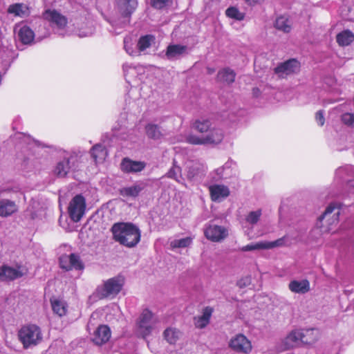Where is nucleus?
Here are the masks:
<instances>
[{"instance_id": "obj_1", "label": "nucleus", "mask_w": 354, "mask_h": 354, "mask_svg": "<svg viewBox=\"0 0 354 354\" xmlns=\"http://www.w3.org/2000/svg\"><path fill=\"white\" fill-rule=\"evenodd\" d=\"M113 239L120 245L133 248L141 239V230L131 222H118L113 225L111 230Z\"/></svg>"}, {"instance_id": "obj_2", "label": "nucleus", "mask_w": 354, "mask_h": 354, "mask_svg": "<svg viewBox=\"0 0 354 354\" xmlns=\"http://www.w3.org/2000/svg\"><path fill=\"white\" fill-rule=\"evenodd\" d=\"M345 204H337L331 203L321 215L317 222V227L322 228V232H330L333 226L338 223L339 215L344 211Z\"/></svg>"}, {"instance_id": "obj_3", "label": "nucleus", "mask_w": 354, "mask_h": 354, "mask_svg": "<svg viewBox=\"0 0 354 354\" xmlns=\"http://www.w3.org/2000/svg\"><path fill=\"white\" fill-rule=\"evenodd\" d=\"M19 339L24 348L27 349L39 344L43 339L40 327L36 324H26L19 330Z\"/></svg>"}, {"instance_id": "obj_4", "label": "nucleus", "mask_w": 354, "mask_h": 354, "mask_svg": "<svg viewBox=\"0 0 354 354\" xmlns=\"http://www.w3.org/2000/svg\"><path fill=\"white\" fill-rule=\"evenodd\" d=\"M124 284V279L122 276L110 278L97 288L96 295L99 299L115 298L122 290Z\"/></svg>"}, {"instance_id": "obj_5", "label": "nucleus", "mask_w": 354, "mask_h": 354, "mask_svg": "<svg viewBox=\"0 0 354 354\" xmlns=\"http://www.w3.org/2000/svg\"><path fill=\"white\" fill-rule=\"evenodd\" d=\"M158 317L148 308L144 309L137 319L136 332L142 337L149 336L155 329L158 323Z\"/></svg>"}, {"instance_id": "obj_6", "label": "nucleus", "mask_w": 354, "mask_h": 354, "mask_svg": "<svg viewBox=\"0 0 354 354\" xmlns=\"http://www.w3.org/2000/svg\"><path fill=\"white\" fill-rule=\"evenodd\" d=\"M44 18L48 20L55 33L64 36L65 34V28L67 25V19L55 10H47L44 13Z\"/></svg>"}, {"instance_id": "obj_7", "label": "nucleus", "mask_w": 354, "mask_h": 354, "mask_svg": "<svg viewBox=\"0 0 354 354\" xmlns=\"http://www.w3.org/2000/svg\"><path fill=\"white\" fill-rule=\"evenodd\" d=\"M335 180L345 183L349 192L354 194V166L346 165L338 168L335 172Z\"/></svg>"}, {"instance_id": "obj_8", "label": "nucleus", "mask_w": 354, "mask_h": 354, "mask_svg": "<svg viewBox=\"0 0 354 354\" xmlns=\"http://www.w3.org/2000/svg\"><path fill=\"white\" fill-rule=\"evenodd\" d=\"M86 201L84 198L79 194L71 201L68 206V214L72 221L78 222L85 213Z\"/></svg>"}, {"instance_id": "obj_9", "label": "nucleus", "mask_w": 354, "mask_h": 354, "mask_svg": "<svg viewBox=\"0 0 354 354\" xmlns=\"http://www.w3.org/2000/svg\"><path fill=\"white\" fill-rule=\"evenodd\" d=\"M26 270L20 265L11 266L3 264L0 266V281H12L22 277L26 274Z\"/></svg>"}, {"instance_id": "obj_10", "label": "nucleus", "mask_w": 354, "mask_h": 354, "mask_svg": "<svg viewBox=\"0 0 354 354\" xmlns=\"http://www.w3.org/2000/svg\"><path fill=\"white\" fill-rule=\"evenodd\" d=\"M59 261L61 268L67 271L72 270L82 271L84 269V265L80 257L75 253L62 255Z\"/></svg>"}, {"instance_id": "obj_11", "label": "nucleus", "mask_w": 354, "mask_h": 354, "mask_svg": "<svg viewBox=\"0 0 354 354\" xmlns=\"http://www.w3.org/2000/svg\"><path fill=\"white\" fill-rule=\"evenodd\" d=\"M14 32L16 39L23 44H30L34 41V31L24 22H20L15 26Z\"/></svg>"}, {"instance_id": "obj_12", "label": "nucleus", "mask_w": 354, "mask_h": 354, "mask_svg": "<svg viewBox=\"0 0 354 354\" xmlns=\"http://www.w3.org/2000/svg\"><path fill=\"white\" fill-rule=\"evenodd\" d=\"M75 158L68 152H64L63 159L59 161L53 170L54 174L59 178H64L69 173L73 167Z\"/></svg>"}, {"instance_id": "obj_13", "label": "nucleus", "mask_w": 354, "mask_h": 354, "mask_svg": "<svg viewBox=\"0 0 354 354\" xmlns=\"http://www.w3.org/2000/svg\"><path fill=\"white\" fill-rule=\"evenodd\" d=\"M204 233L205 237L213 242L221 241L228 235V231L225 227L214 224L208 225Z\"/></svg>"}, {"instance_id": "obj_14", "label": "nucleus", "mask_w": 354, "mask_h": 354, "mask_svg": "<svg viewBox=\"0 0 354 354\" xmlns=\"http://www.w3.org/2000/svg\"><path fill=\"white\" fill-rule=\"evenodd\" d=\"M300 64L295 59H289L275 68V73L281 77L295 73L299 71Z\"/></svg>"}, {"instance_id": "obj_15", "label": "nucleus", "mask_w": 354, "mask_h": 354, "mask_svg": "<svg viewBox=\"0 0 354 354\" xmlns=\"http://www.w3.org/2000/svg\"><path fill=\"white\" fill-rule=\"evenodd\" d=\"M230 346L232 350L239 353H248L252 350L251 342L242 334L233 337L230 340Z\"/></svg>"}, {"instance_id": "obj_16", "label": "nucleus", "mask_w": 354, "mask_h": 354, "mask_svg": "<svg viewBox=\"0 0 354 354\" xmlns=\"http://www.w3.org/2000/svg\"><path fill=\"white\" fill-rule=\"evenodd\" d=\"M209 192L212 201L220 203L230 194L228 187L224 185L213 184L209 186Z\"/></svg>"}, {"instance_id": "obj_17", "label": "nucleus", "mask_w": 354, "mask_h": 354, "mask_svg": "<svg viewBox=\"0 0 354 354\" xmlns=\"http://www.w3.org/2000/svg\"><path fill=\"white\" fill-rule=\"evenodd\" d=\"M145 167V162L133 160L129 158H124L120 163V169L126 174L140 172Z\"/></svg>"}, {"instance_id": "obj_18", "label": "nucleus", "mask_w": 354, "mask_h": 354, "mask_svg": "<svg viewBox=\"0 0 354 354\" xmlns=\"http://www.w3.org/2000/svg\"><path fill=\"white\" fill-rule=\"evenodd\" d=\"M302 329H295L292 330L285 339V344L288 348L294 347L301 343H308L310 339L306 337Z\"/></svg>"}, {"instance_id": "obj_19", "label": "nucleus", "mask_w": 354, "mask_h": 354, "mask_svg": "<svg viewBox=\"0 0 354 354\" xmlns=\"http://www.w3.org/2000/svg\"><path fill=\"white\" fill-rule=\"evenodd\" d=\"M122 17H129L138 6L137 0H115Z\"/></svg>"}, {"instance_id": "obj_20", "label": "nucleus", "mask_w": 354, "mask_h": 354, "mask_svg": "<svg viewBox=\"0 0 354 354\" xmlns=\"http://www.w3.org/2000/svg\"><path fill=\"white\" fill-rule=\"evenodd\" d=\"M111 335L109 327L106 325H100L94 332L92 340L95 344L102 345L109 340Z\"/></svg>"}, {"instance_id": "obj_21", "label": "nucleus", "mask_w": 354, "mask_h": 354, "mask_svg": "<svg viewBox=\"0 0 354 354\" xmlns=\"http://www.w3.org/2000/svg\"><path fill=\"white\" fill-rule=\"evenodd\" d=\"M187 52V47L180 44H170L167 46L165 56L170 61L176 60L180 58Z\"/></svg>"}, {"instance_id": "obj_22", "label": "nucleus", "mask_w": 354, "mask_h": 354, "mask_svg": "<svg viewBox=\"0 0 354 354\" xmlns=\"http://www.w3.org/2000/svg\"><path fill=\"white\" fill-rule=\"evenodd\" d=\"M147 187V183L139 180L129 187H125L120 190V194L124 197H136Z\"/></svg>"}, {"instance_id": "obj_23", "label": "nucleus", "mask_w": 354, "mask_h": 354, "mask_svg": "<svg viewBox=\"0 0 354 354\" xmlns=\"http://www.w3.org/2000/svg\"><path fill=\"white\" fill-rule=\"evenodd\" d=\"M7 12L15 17L25 18L30 15V9L29 6L22 3H16L8 6Z\"/></svg>"}, {"instance_id": "obj_24", "label": "nucleus", "mask_w": 354, "mask_h": 354, "mask_svg": "<svg viewBox=\"0 0 354 354\" xmlns=\"http://www.w3.org/2000/svg\"><path fill=\"white\" fill-rule=\"evenodd\" d=\"M204 138L206 145H218L223 140L224 133L221 129L214 127L209 130Z\"/></svg>"}, {"instance_id": "obj_25", "label": "nucleus", "mask_w": 354, "mask_h": 354, "mask_svg": "<svg viewBox=\"0 0 354 354\" xmlns=\"http://www.w3.org/2000/svg\"><path fill=\"white\" fill-rule=\"evenodd\" d=\"M213 312L214 309L210 306H206L204 308L202 311V315L194 317L195 326L201 329L206 327L209 323Z\"/></svg>"}, {"instance_id": "obj_26", "label": "nucleus", "mask_w": 354, "mask_h": 354, "mask_svg": "<svg viewBox=\"0 0 354 354\" xmlns=\"http://www.w3.org/2000/svg\"><path fill=\"white\" fill-rule=\"evenodd\" d=\"M288 288L292 292L305 294L310 290V283L307 279L292 280L289 283Z\"/></svg>"}, {"instance_id": "obj_27", "label": "nucleus", "mask_w": 354, "mask_h": 354, "mask_svg": "<svg viewBox=\"0 0 354 354\" xmlns=\"http://www.w3.org/2000/svg\"><path fill=\"white\" fill-rule=\"evenodd\" d=\"M18 209L15 202L9 199L0 200V216L7 217L16 212Z\"/></svg>"}, {"instance_id": "obj_28", "label": "nucleus", "mask_w": 354, "mask_h": 354, "mask_svg": "<svg viewBox=\"0 0 354 354\" xmlns=\"http://www.w3.org/2000/svg\"><path fill=\"white\" fill-rule=\"evenodd\" d=\"M292 239L289 234H286L283 236L273 241H265L266 250H270L280 247H288L292 245Z\"/></svg>"}, {"instance_id": "obj_29", "label": "nucleus", "mask_w": 354, "mask_h": 354, "mask_svg": "<svg viewBox=\"0 0 354 354\" xmlns=\"http://www.w3.org/2000/svg\"><path fill=\"white\" fill-rule=\"evenodd\" d=\"M50 304L55 314L59 317H63L66 315L68 304L64 300L53 298L50 299Z\"/></svg>"}, {"instance_id": "obj_30", "label": "nucleus", "mask_w": 354, "mask_h": 354, "mask_svg": "<svg viewBox=\"0 0 354 354\" xmlns=\"http://www.w3.org/2000/svg\"><path fill=\"white\" fill-rule=\"evenodd\" d=\"M91 156L94 161L97 163L105 159L107 156V151L102 145L97 144L91 148Z\"/></svg>"}, {"instance_id": "obj_31", "label": "nucleus", "mask_w": 354, "mask_h": 354, "mask_svg": "<svg viewBox=\"0 0 354 354\" xmlns=\"http://www.w3.org/2000/svg\"><path fill=\"white\" fill-rule=\"evenodd\" d=\"M236 77V73L230 68H225L220 71L217 75L218 80L227 84L232 83Z\"/></svg>"}, {"instance_id": "obj_32", "label": "nucleus", "mask_w": 354, "mask_h": 354, "mask_svg": "<svg viewBox=\"0 0 354 354\" xmlns=\"http://www.w3.org/2000/svg\"><path fill=\"white\" fill-rule=\"evenodd\" d=\"M354 41V34L348 30H344L337 35V42L339 46H346Z\"/></svg>"}, {"instance_id": "obj_33", "label": "nucleus", "mask_w": 354, "mask_h": 354, "mask_svg": "<svg viewBox=\"0 0 354 354\" xmlns=\"http://www.w3.org/2000/svg\"><path fill=\"white\" fill-rule=\"evenodd\" d=\"M194 127L201 133H207L212 128V122L209 119L200 118L194 122Z\"/></svg>"}, {"instance_id": "obj_34", "label": "nucleus", "mask_w": 354, "mask_h": 354, "mask_svg": "<svg viewBox=\"0 0 354 354\" xmlns=\"http://www.w3.org/2000/svg\"><path fill=\"white\" fill-rule=\"evenodd\" d=\"M155 41L154 36L151 35H147L142 36L138 42L137 46L139 51H144L147 48H149L152 43Z\"/></svg>"}, {"instance_id": "obj_35", "label": "nucleus", "mask_w": 354, "mask_h": 354, "mask_svg": "<svg viewBox=\"0 0 354 354\" xmlns=\"http://www.w3.org/2000/svg\"><path fill=\"white\" fill-rule=\"evenodd\" d=\"M146 133L149 138L157 140L159 139L162 133L158 125L153 124H148L146 127Z\"/></svg>"}, {"instance_id": "obj_36", "label": "nucleus", "mask_w": 354, "mask_h": 354, "mask_svg": "<svg viewBox=\"0 0 354 354\" xmlns=\"http://www.w3.org/2000/svg\"><path fill=\"white\" fill-rule=\"evenodd\" d=\"M275 27L277 29L282 30L284 32H289L291 30L289 21L284 16H280L277 18L275 21Z\"/></svg>"}, {"instance_id": "obj_37", "label": "nucleus", "mask_w": 354, "mask_h": 354, "mask_svg": "<svg viewBox=\"0 0 354 354\" xmlns=\"http://www.w3.org/2000/svg\"><path fill=\"white\" fill-rule=\"evenodd\" d=\"M225 15L227 17L237 21H242L245 18V13L241 12L234 6H230L225 10Z\"/></svg>"}, {"instance_id": "obj_38", "label": "nucleus", "mask_w": 354, "mask_h": 354, "mask_svg": "<svg viewBox=\"0 0 354 354\" xmlns=\"http://www.w3.org/2000/svg\"><path fill=\"white\" fill-rule=\"evenodd\" d=\"M180 332L176 328H168L164 331L165 339L169 344H175L179 337Z\"/></svg>"}, {"instance_id": "obj_39", "label": "nucleus", "mask_w": 354, "mask_h": 354, "mask_svg": "<svg viewBox=\"0 0 354 354\" xmlns=\"http://www.w3.org/2000/svg\"><path fill=\"white\" fill-rule=\"evenodd\" d=\"M122 69L127 82L130 84V77L137 74V67L132 64L124 63L122 65Z\"/></svg>"}, {"instance_id": "obj_40", "label": "nucleus", "mask_w": 354, "mask_h": 354, "mask_svg": "<svg viewBox=\"0 0 354 354\" xmlns=\"http://www.w3.org/2000/svg\"><path fill=\"white\" fill-rule=\"evenodd\" d=\"M167 176L170 178H173L178 183H182L181 177V168L176 165V161H174L173 167L169 170L167 174Z\"/></svg>"}, {"instance_id": "obj_41", "label": "nucleus", "mask_w": 354, "mask_h": 354, "mask_svg": "<svg viewBox=\"0 0 354 354\" xmlns=\"http://www.w3.org/2000/svg\"><path fill=\"white\" fill-rule=\"evenodd\" d=\"M192 243L191 237H185L180 239H175L170 243L172 248H184L190 245Z\"/></svg>"}, {"instance_id": "obj_42", "label": "nucleus", "mask_w": 354, "mask_h": 354, "mask_svg": "<svg viewBox=\"0 0 354 354\" xmlns=\"http://www.w3.org/2000/svg\"><path fill=\"white\" fill-rule=\"evenodd\" d=\"M262 212L261 209L252 211L245 217V221L250 225H255L259 221Z\"/></svg>"}, {"instance_id": "obj_43", "label": "nucleus", "mask_w": 354, "mask_h": 354, "mask_svg": "<svg viewBox=\"0 0 354 354\" xmlns=\"http://www.w3.org/2000/svg\"><path fill=\"white\" fill-rule=\"evenodd\" d=\"M302 331L306 335L305 338L310 339L308 344H313L319 338V330L316 328H303Z\"/></svg>"}, {"instance_id": "obj_44", "label": "nucleus", "mask_w": 354, "mask_h": 354, "mask_svg": "<svg viewBox=\"0 0 354 354\" xmlns=\"http://www.w3.org/2000/svg\"><path fill=\"white\" fill-rule=\"evenodd\" d=\"M172 3V0H150V5L155 9L162 10Z\"/></svg>"}, {"instance_id": "obj_45", "label": "nucleus", "mask_w": 354, "mask_h": 354, "mask_svg": "<svg viewBox=\"0 0 354 354\" xmlns=\"http://www.w3.org/2000/svg\"><path fill=\"white\" fill-rule=\"evenodd\" d=\"M342 228L346 231L354 241V216L348 218L343 224Z\"/></svg>"}, {"instance_id": "obj_46", "label": "nucleus", "mask_w": 354, "mask_h": 354, "mask_svg": "<svg viewBox=\"0 0 354 354\" xmlns=\"http://www.w3.org/2000/svg\"><path fill=\"white\" fill-rule=\"evenodd\" d=\"M255 250H266L265 241H259L255 243L248 244L245 246H243L241 249V251L248 252Z\"/></svg>"}, {"instance_id": "obj_47", "label": "nucleus", "mask_w": 354, "mask_h": 354, "mask_svg": "<svg viewBox=\"0 0 354 354\" xmlns=\"http://www.w3.org/2000/svg\"><path fill=\"white\" fill-rule=\"evenodd\" d=\"M187 142L192 145H206L205 142L204 136H198L196 135L190 134L186 138Z\"/></svg>"}, {"instance_id": "obj_48", "label": "nucleus", "mask_w": 354, "mask_h": 354, "mask_svg": "<svg viewBox=\"0 0 354 354\" xmlns=\"http://www.w3.org/2000/svg\"><path fill=\"white\" fill-rule=\"evenodd\" d=\"M224 167H218L213 172L210 173L209 176L212 182H218L224 178Z\"/></svg>"}, {"instance_id": "obj_49", "label": "nucleus", "mask_w": 354, "mask_h": 354, "mask_svg": "<svg viewBox=\"0 0 354 354\" xmlns=\"http://www.w3.org/2000/svg\"><path fill=\"white\" fill-rule=\"evenodd\" d=\"M342 122L346 126L354 127V113H345L341 116Z\"/></svg>"}, {"instance_id": "obj_50", "label": "nucleus", "mask_w": 354, "mask_h": 354, "mask_svg": "<svg viewBox=\"0 0 354 354\" xmlns=\"http://www.w3.org/2000/svg\"><path fill=\"white\" fill-rule=\"evenodd\" d=\"M199 174V169L197 166L193 165L188 167L187 177L190 180L194 179Z\"/></svg>"}, {"instance_id": "obj_51", "label": "nucleus", "mask_w": 354, "mask_h": 354, "mask_svg": "<svg viewBox=\"0 0 354 354\" xmlns=\"http://www.w3.org/2000/svg\"><path fill=\"white\" fill-rule=\"evenodd\" d=\"M124 49L126 52L131 56H136L138 55V52L136 50H133L131 44H129L127 39L124 40Z\"/></svg>"}, {"instance_id": "obj_52", "label": "nucleus", "mask_w": 354, "mask_h": 354, "mask_svg": "<svg viewBox=\"0 0 354 354\" xmlns=\"http://www.w3.org/2000/svg\"><path fill=\"white\" fill-rule=\"evenodd\" d=\"M315 119L319 126H323L325 122V118L323 111H319L316 113Z\"/></svg>"}, {"instance_id": "obj_53", "label": "nucleus", "mask_w": 354, "mask_h": 354, "mask_svg": "<svg viewBox=\"0 0 354 354\" xmlns=\"http://www.w3.org/2000/svg\"><path fill=\"white\" fill-rule=\"evenodd\" d=\"M250 283V279L249 277H245L244 279H240L237 284L240 288L245 287Z\"/></svg>"}, {"instance_id": "obj_54", "label": "nucleus", "mask_w": 354, "mask_h": 354, "mask_svg": "<svg viewBox=\"0 0 354 354\" xmlns=\"http://www.w3.org/2000/svg\"><path fill=\"white\" fill-rule=\"evenodd\" d=\"M94 29L93 28H89V29L86 31L80 30L79 36L81 37H88L93 34Z\"/></svg>"}, {"instance_id": "obj_55", "label": "nucleus", "mask_w": 354, "mask_h": 354, "mask_svg": "<svg viewBox=\"0 0 354 354\" xmlns=\"http://www.w3.org/2000/svg\"><path fill=\"white\" fill-rule=\"evenodd\" d=\"M28 139L29 140L28 145H30L31 146L42 147H46V145L41 144L38 140H35L34 139H30V138H28Z\"/></svg>"}, {"instance_id": "obj_56", "label": "nucleus", "mask_w": 354, "mask_h": 354, "mask_svg": "<svg viewBox=\"0 0 354 354\" xmlns=\"http://www.w3.org/2000/svg\"><path fill=\"white\" fill-rule=\"evenodd\" d=\"M234 165V162L232 160H228L227 161L222 167H224V170L227 169H230L232 167V165Z\"/></svg>"}, {"instance_id": "obj_57", "label": "nucleus", "mask_w": 354, "mask_h": 354, "mask_svg": "<svg viewBox=\"0 0 354 354\" xmlns=\"http://www.w3.org/2000/svg\"><path fill=\"white\" fill-rule=\"evenodd\" d=\"M261 0H245V3L250 6H253L256 3H260Z\"/></svg>"}, {"instance_id": "obj_58", "label": "nucleus", "mask_w": 354, "mask_h": 354, "mask_svg": "<svg viewBox=\"0 0 354 354\" xmlns=\"http://www.w3.org/2000/svg\"><path fill=\"white\" fill-rule=\"evenodd\" d=\"M105 19L107 21H109L112 25V26H118V23L113 19H111V18H105Z\"/></svg>"}, {"instance_id": "obj_59", "label": "nucleus", "mask_w": 354, "mask_h": 354, "mask_svg": "<svg viewBox=\"0 0 354 354\" xmlns=\"http://www.w3.org/2000/svg\"><path fill=\"white\" fill-rule=\"evenodd\" d=\"M113 136L117 137V138H119L121 140H127V136H123V134H121V135L120 134H118L117 132H115Z\"/></svg>"}, {"instance_id": "obj_60", "label": "nucleus", "mask_w": 354, "mask_h": 354, "mask_svg": "<svg viewBox=\"0 0 354 354\" xmlns=\"http://www.w3.org/2000/svg\"><path fill=\"white\" fill-rule=\"evenodd\" d=\"M260 93V90L258 88H254L252 90V94L255 97H258Z\"/></svg>"}, {"instance_id": "obj_61", "label": "nucleus", "mask_w": 354, "mask_h": 354, "mask_svg": "<svg viewBox=\"0 0 354 354\" xmlns=\"http://www.w3.org/2000/svg\"><path fill=\"white\" fill-rule=\"evenodd\" d=\"M207 70H208V73H209V74H212V73H213L214 72V69H212V68H207Z\"/></svg>"}, {"instance_id": "obj_62", "label": "nucleus", "mask_w": 354, "mask_h": 354, "mask_svg": "<svg viewBox=\"0 0 354 354\" xmlns=\"http://www.w3.org/2000/svg\"><path fill=\"white\" fill-rule=\"evenodd\" d=\"M48 35H49V34H48V33H46V34H45L44 36H42V37H39V39H43V38H46V37H47Z\"/></svg>"}, {"instance_id": "obj_63", "label": "nucleus", "mask_w": 354, "mask_h": 354, "mask_svg": "<svg viewBox=\"0 0 354 354\" xmlns=\"http://www.w3.org/2000/svg\"><path fill=\"white\" fill-rule=\"evenodd\" d=\"M122 133H120L119 134H123V129H121Z\"/></svg>"}]
</instances>
